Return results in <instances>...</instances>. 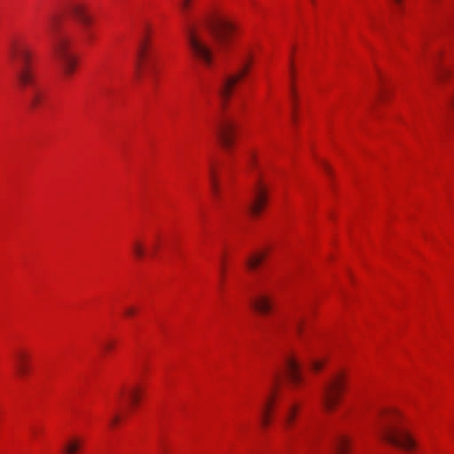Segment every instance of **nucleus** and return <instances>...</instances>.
<instances>
[{
  "label": "nucleus",
  "instance_id": "obj_1",
  "mask_svg": "<svg viewBox=\"0 0 454 454\" xmlns=\"http://www.w3.org/2000/svg\"><path fill=\"white\" fill-rule=\"evenodd\" d=\"M210 33L201 31L195 24L185 25V37L192 55L203 66L210 67L215 59V44L225 51L231 43L238 27L228 17L214 13L207 18Z\"/></svg>",
  "mask_w": 454,
  "mask_h": 454
},
{
  "label": "nucleus",
  "instance_id": "obj_3",
  "mask_svg": "<svg viewBox=\"0 0 454 454\" xmlns=\"http://www.w3.org/2000/svg\"><path fill=\"white\" fill-rule=\"evenodd\" d=\"M145 387L137 383L124 387L118 395L119 406L109 415L108 424L115 428L121 425L125 417L137 411L143 401Z\"/></svg>",
  "mask_w": 454,
  "mask_h": 454
},
{
  "label": "nucleus",
  "instance_id": "obj_31",
  "mask_svg": "<svg viewBox=\"0 0 454 454\" xmlns=\"http://www.w3.org/2000/svg\"><path fill=\"white\" fill-rule=\"evenodd\" d=\"M224 271V269H223V264L222 265V268H221V273L223 274Z\"/></svg>",
  "mask_w": 454,
  "mask_h": 454
},
{
  "label": "nucleus",
  "instance_id": "obj_20",
  "mask_svg": "<svg viewBox=\"0 0 454 454\" xmlns=\"http://www.w3.org/2000/svg\"><path fill=\"white\" fill-rule=\"evenodd\" d=\"M266 256L265 253H258L253 254L248 260H247V266L250 270L256 269L259 264L264 260Z\"/></svg>",
  "mask_w": 454,
  "mask_h": 454
},
{
  "label": "nucleus",
  "instance_id": "obj_14",
  "mask_svg": "<svg viewBox=\"0 0 454 454\" xmlns=\"http://www.w3.org/2000/svg\"><path fill=\"white\" fill-rule=\"evenodd\" d=\"M69 12L81 22L82 29L90 28L92 18L87 13L85 5L81 3H71Z\"/></svg>",
  "mask_w": 454,
  "mask_h": 454
},
{
  "label": "nucleus",
  "instance_id": "obj_16",
  "mask_svg": "<svg viewBox=\"0 0 454 454\" xmlns=\"http://www.w3.org/2000/svg\"><path fill=\"white\" fill-rule=\"evenodd\" d=\"M20 88L23 90L26 89H31V93L28 97V106L32 110L37 109L39 106L42 104L43 99V91L37 87L36 82H35L33 85H27L25 87L20 86Z\"/></svg>",
  "mask_w": 454,
  "mask_h": 454
},
{
  "label": "nucleus",
  "instance_id": "obj_4",
  "mask_svg": "<svg viewBox=\"0 0 454 454\" xmlns=\"http://www.w3.org/2000/svg\"><path fill=\"white\" fill-rule=\"evenodd\" d=\"M49 30L55 58L59 60L64 74L70 75L75 69L76 59L69 51V38L66 35L57 31L55 21H51L49 26Z\"/></svg>",
  "mask_w": 454,
  "mask_h": 454
},
{
  "label": "nucleus",
  "instance_id": "obj_5",
  "mask_svg": "<svg viewBox=\"0 0 454 454\" xmlns=\"http://www.w3.org/2000/svg\"><path fill=\"white\" fill-rule=\"evenodd\" d=\"M10 54L12 59L20 62L15 74L19 86H34L35 76L31 67L32 51L30 48L25 43H15L11 46Z\"/></svg>",
  "mask_w": 454,
  "mask_h": 454
},
{
  "label": "nucleus",
  "instance_id": "obj_11",
  "mask_svg": "<svg viewBox=\"0 0 454 454\" xmlns=\"http://www.w3.org/2000/svg\"><path fill=\"white\" fill-rule=\"evenodd\" d=\"M250 66L251 61L247 58L243 60L240 67L235 74L225 78L219 90L223 100H226L231 97L234 86L248 73Z\"/></svg>",
  "mask_w": 454,
  "mask_h": 454
},
{
  "label": "nucleus",
  "instance_id": "obj_28",
  "mask_svg": "<svg viewBox=\"0 0 454 454\" xmlns=\"http://www.w3.org/2000/svg\"><path fill=\"white\" fill-rule=\"evenodd\" d=\"M190 4H191V0H182L181 1L180 7L184 15L186 14V12L190 8Z\"/></svg>",
  "mask_w": 454,
  "mask_h": 454
},
{
  "label": "nucleus",
  "instance_id": "obj_13",
  "mask_svg": "<svg viewBox=\"0 0 454 454\" xmlns=\"http://www.w3.org/2000/svg\"><path fill=\"white\" fill-rule=\"evenodd\" d=\"M31 355L26 348L16 350L13 357L14 369L19 378L25 379L30 373Z\"/></svg>",
  "mask_w": 454,
  "mask_h": 454
},
{
  "label": "nucleus",
  "instance_id": "obj_10",
  "mask_svg": "<svg viewBox=\"0 0 454 454\" xmlns=\"http://www.w3.org/2000/svg\"><path fill=\"white\" fill-rule=\"evenodd\" d=\"M268 200V187L258 176L252 188V200L247 205L248 212L253 215H258L264 208Z\"/></svg>",
  "mask_w": 454,
  "mask_h": 454
},
{
  "label": "nucleus",
  "instance_id": "obj_29",
  "mask_svg": "<svg viewBox=\"0 0 454 454\" xmlns=\"http://www.w3.org/2000/svg\"><path fill=\"white\" fill-rule=\"evenodd\" d=\"M320 164H321V165H322V167L324 168L325 171L327 174L331 175L332 170H331L330 166H329L325 161H324V160H321V161H320Z\"/></svg>",
  "mask_w": 454,
  "mask_h": 454
},
{
  "label": "nucleus",
  "instance_id": "obj_23",
  "mask_svg": "<svg viewBox=\"0 0 454 454\" xmlns=\"http://www.w3.org/2000/svg\"><path fill=\"white\" fill-rule=\"evenodd\" d=\"M325 364V360L313 359L310 362V367L314 372H319L324 368Z\"/></svg>",
  "mask_w": 454,
  "mask_h": 454
},
{
  "label": "nucleus",
  "instance_id": "obj_7",
  "mask_svg": "<svg viewBox=\"0 0 454 454\" xmlns=\"http://www.w3.org/2000/svg\"><path fill=\"white\" fill-rule=\"evenodd\" d=\"M281 381L282 372L280 371L274 372L261 407L260 423L264 429L270 427L272 423L273 412Z\"/></svg>",
  "mask_w": 454,
  "mask_h": 454
},
{
  "label": "nucleus",
  "instance_id": "obj_8",
  "mask_svg": "<svg viewBox=\"0 0 454 454\" xmlns=\"http://www.w3.org/2000/svg\"><path fill=\"white\" fill-rule=\"evenodd\" d=\"M148 65L150 74H156L155 51L146 35H143L137 50L136 77L139 78L143 66Z\"/></svg>",
  "mask_w": 454,
  "mask_h": 454
},
{
  "label": "nucleus",
  "instance_id": "obj_17",
  "mask_svg": "<svg viewBox=\"0 0 454 454\" xmlns=\"http://www.w3.org/2000/svg\"><path fill=\"white\" fill-rule=\"evenodd\" d=\"M83 444L80 437H71L63 445V454H79Z\"/></svg>",
  "mask_w": 454,
  "mask_h": 454
},
{
  "label": "nucleus",
  "instance_id": "obj_15",
  "mask_svg": "<svg viewBox=\"0 0 454 454\" xmlns=\"http://www.w3.org/2000/svg\"><path fill=\"white\" fill-rule=\"evenodd\" d=\"M301 405L297 403H291L282 414V423L286 430H290L295 425Z\"/></svg>",
  "mask_w": 454,
  "mask_h": 454
},
{
  "label": "nucleus",
  "instance_id": "obj_25",
  "mask_svg": "<svg viewBox=\"0 0 454 454\" xmlns=\"http://www.w3.org/2000/svg\"><path fill=\"white\" fill-rule=\"evenodd\" d=\"M247 165L252 169H255L257 168V161H256L255 154L253 152L248 153Z\"/></svg>",
  "mask_w": 454,
  "mask_h": 454
},
{
  "label": "nucleus",
  "instance_id": "obj_2",
  "mask_svg": "<svg viewBox=\"0 0 454 454\" xmlns=\"http://www.w3.org/2000/svg\"><path fill=\"white\" fill-rule=\"evenodd\" d=\"M373 427L382 442L406 453H414L419 449L416 438L407 427L404 415L395 407L382 408L375 419Z\"/></svg>",
  "mask_w": 454,
  "mask_h": 454
},
{
  "label": "nucleus",
  "instance_id": "obj_12",
  "mask_svg": "<svg viewBox=\"0 0 454 454\" xmlns=\"http://www.w3.org/2000/svg\"><path fill=\"white\" fill-rule=\"evenodd\" d=\"M284 370L288 382L294 387H298L302 384L301 366L296 357L288 356L284 362Z\"/></svg>",
  "mask_w": 454,
  "mask_h": 454
},
{
  "label": "nucleus",
  "instance_id": "obj_22",
  "mask_svg": "<svg viewBox=\"0 0 454 454\" xmlns=\"http://www.w3.org/2000/svg\"><path fill=\"white\" fill-rule=\"evenodd\" d=\"M116 347V340L114 339H108L103 343L102 348L105 353L112 352Z\"/></svg>",
  "mask_w": 454,
  "mask_h": 454
},
{
  "label": "nucleus",
  "instance_id": "obj_27",
  "mask_svg": "<svg viewBox=\"0 0 454 454\" xmlns=\"http://www.w3.org/2000/svg\"><path fill=\"white\" fill-rule=\"evenodd\" d=\"M82 32H83L84 39L87 42L90 43L94 39V35H93L92 31L90 30V28L82 29Z\"/></svg>",
  "mask_w": 454,
  "mask_h": 454
},
{
  "label": "nucleus",
  "instance_id": "obj_9",
  "mask_svg": "<svg viewBox=\"0 0 454 454\" xmlns=\"http://www.w3.org/2000/svg\"><path fill=\"white\" fill-rule=\"evenodd\" d=\"M236 123L229 117L223 116L215 123V132L222 146L230 151L235 138Z\"/></svg>",
  "mask_w": 454,
  "mask_h": 454
},
{
  "label": "nucleus",
  "instance_id": "obj_24",
  "mask_svg": "<svg viewBox=\"0 0 454 454\" xmlns=\"http://www.w3.org/2000/svg\"><path fill=\"white\" fill-rule=\"evenodd\" d=\"M210 180H211L212 191H213L214 194L215 195V197H217L218 196V188H217V184H216L215 173V169H214L213 166L210 167Z\"/></svg>",
  "mask_w": 454,
  "mask_h": 454
},
{
  "label": "nucleus",
  "instance_id": "obj_30",
  "mask_svg": "<svg viewBox=\"0 0 454 454\" xmlns=\"http://www.w3.org/2000/svg\"><path fill=\"white\" fill-rule=\"evenodd\" d=\"M394 1H395V3L397 5L401 6V4H402V0H394Z\"/></svg>",
  "mask_w": 454,
  "mask_h": 454
},
{
  "label": "nucleus",
  "instance_id": "obj_19",
  "mask_svg": "<svg viewBox=\"0 0 454 454\" xmlns=\"http://www.w3.org/2000/svg\"><path fill=\"white\" fill-rule=\"evenodd\" d=\"M350 449V439L346 435L339 436L335 445L336 454H349Z\"/></svg>",
  "mask_w": 454,
  "mask_h": 454
},
{
  "label": "nucleus",
  "instance_id": "obj_6",
  "mask_svg": "<svg viewBox=\"0 0 454 454\" xmlns=\"http://www.w3.org/2000/svg\"><path fill=\"white\" fill-rule=\"evenodd\" d=\"M347 375L345 371L334 372L325 383L322 393V403L325 409L332 412L340 404L346 388Z\"/></svg>",
  "mask_w": 454,
  "mask_h": 454
},
{
  "label": "nucleus",
  "instance_id": "obj_18",
  "mask_svg": "<svg viewBox=\"0 0 454 454\" xmlns=\"http://www.w3.org/2000/svg\"><path fill=\"white\" fill-rule=\"evenodd\" d=\"M254 309L261 312H267L268 310L275 309L273 301L266 296H258L252 301Z\"/></svg>",
  "mask_w": 454,
  "mask_h": 454
},
{
  "label": "nucleus",
  "instance_id": "obj_21",
  "mask_svg": "<svg viewBox=\"0 0 454 454\" xmlns=\"http://www.w3.org/2000/svg\"><path fill=\"white\" fill-rule=\"evenodd\" d=\"M132 252L137 259H141L145 256V251L143 244L137 240L132 244Z\"/></svg>",
  "mask_w": 454,
  "mask_h": 454
},
{
  "label": "nucleus",
  "instance_id": "obj_32",
  "mask_svg": "<svg viewBox=\"0 0 454 454\" xmlns=\"http://www.w3.org/2000/svg\"><path fill=\"white\" fill-rule=\"evenodd\" d=\"M451 105H452V106H454V96H453V98H452V101H451Z\"/></svg>",
  "mask_w": 454,
  "mask_h": 454
},
{
  "label": "nucleus",
  "instance_id": "obj_26",
  "mask_svg": "<svg viewBox=\"0 0 454 454\" xmlns=\"http://www.w3.org/2000/svg\"><path fill=\"white\" fill-rule=\"evenodd\" d=\"M451 75V70L449 68L442 67L438 73V78L443 80Z\"/></svg>",
  "mask_w": 454,
  "mask_h": 454
}]
</instances>
